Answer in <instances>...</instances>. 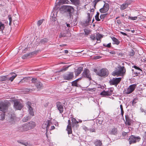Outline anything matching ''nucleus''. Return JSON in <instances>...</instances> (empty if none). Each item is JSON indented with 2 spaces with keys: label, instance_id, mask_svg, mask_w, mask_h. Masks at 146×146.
<instances>
[{
  "label": "nucleus",
  "instance_id": "1",
  "mask_svg": "<svg viewBox=\"0 0 146 146\" xmlns=\"http://www.w3.org/2000/svg\"><path fill=\"white\" fill-rule=\"evenodd\" d=\"M36 125V123L34 121H31L28 123H26L24 124L23 125L21 126V130L23 131H26L29 129H31L34 127Z\"/></svg>",
  "mask_w": 146,
  "mask_h": 146
},
{
  "label": "nucleus",
  "instance_id": "2",
  "mask_svg": "<svg viewBox=\"0 0 146 146\" xmlns=\"http://www.w3.org/2000/svg\"><path fill=\"white\" fill-rule=\"evenodd\" d=\"M118 69H117L112 73V75L113 76L119 75L123 76L126 72L125 69L123 66L118 67Z\"/></svg>",
  "mask_w": 146,
  "mask_h": 146
},
{
  "label": "nucleus",
  "instance_id": "3",
  "mask_svg": "<svg viewBox=\"0 0 146 146\" xmlns=\"http://www.w3.org/2000/svg\"><path fill=\"white\" fill-rule=\"evenodd\" d=\"M94 70L97 75L100 76H106L109 74L108 71L106 69L103 68L98 71L97 69H94Z\"/></svg>",
  "mask_w": 146,
  "mask_h": 146
},
{
  "label": "nucleus",
  "instance_id": "4",
  "mask_svg": "<svg viewBox=\"0 0 146 146\" xmlns=\"http://www.w3.org/2000/svg\"><path fill=\"white\" fill-rule=\"evenodd\" d=\"M16 117L14 114H9V116L6 117L7 123H9L10 125L14 124L15 122Z\"/></svg>",
  "mask_w": 146,
  "mask_h": 146
},
{
  "label": "nucleus",
  "instance_id": "5",
  "mask_svg": "<svg viewBox=\"0 0 146 146\" xmlns=\"http://www.w3.org/2000/svg\"><path fill=\"white\" fill-rule=\"evenodd\" d=\"M140 139L141 138L139 136H135V135H132L129 137V144H131L139 142Z\"/></svg>",
  "mask_w": 146,
  "mask_h": 146
},
{
  "label": "nucleus",
  "instance_id": "6",
  "mask_svg": "<svg viewBox=\"0 0 146 146\" xmlns=\"http://www.w3.org/2000/svg\"><path fill=\"white\" fill-rule=\"evenodd\" d=\"M82 77L88 78L90 80H92L90 73L89 70L87 69H85L82 73Z\"/></svg>",
  "mask_w": 146,
  "mask_h": 146
},
{
  "label": "nucleus",
  "instance_id": "7",
  "mask_svg": "<svg viewBox=\"0 0 146 146\" xmlns=\"http://www.w3.org/2000/svg\"><path fill=\"white\" fill-rule=\"evenodd\" d=\"M121 80V78H113L109 81L111 85H115L116 86L120 82Z\"/></svg>",
  "mask_w": 146,
  "mask_h": 146
},
{
  "label": "nucleus",
  "instance_id": "8",
  "mask_svg": "<svg viewBox=\"0 0 146 146\" xmlns=\"http://www.w3.org/2000/svg\"><path fill=\"white\" fill-rule=\"evenodd\" d=\"M8 103L7 102H0V110L3 112H5L7 109Z\"/></svg>",
  "mask_w": 146,
  "mask_h": 146
},
{
  "label": "nucleus",
  "instance_id": "9",
  "mask_svg": "<svg viewBox=\"0 0 146 146\" xmlns=\"http://www.w3.org/2000/svg\"><path fill=\"white\" fill-rule=\"evenodd\" d=\"M26 104L27 107L28 109L29 114L32 116H33L34 115V111L32 107L33 106L31 102H28L26 103Z\"/></svg>",
  "mask_w": 146,
  "mask_h": 146
},
{
  "label": "nucleus",
  "instance_id": "10",
  "mask_svg": "<svg viewBox=\"0 0 146 146\" xmlns=\"http://www.w3.org/2000/svg\"><path fill=\"white\" fill-rule=\"evenodd\" d=\"M137 86L136 84H133L130 85L125 91L126 94H129L132 93L135 90Z\"/></svg>",
  "mask_w": 146,
  "mask_h": 146
},
{
  "label": "nucleus",
  "instance_id": "11",
  "mask_svg": "<svg viewBox=\"0 0 146 146\" xmlns=\"http://www.w3.org/2000/svg\"><path fill=\"white\" fill-rule=\"evenodd\" d=\"M63 77L64 80H70L74 77L73 72H69L63 75Z\"/></svg>",
  "mask_w": 146,
  "mask_h": 146
},
{
  "label": "nucleus",
  "instance_id": "12",
  "mask_svg": "<svg viewBox=\"0 0 146 146\" xmlns=\"http://www.w3.org/2000/svg\"><path fill=\"white\" fill-rule=\"evenodd\" d=\"M62 8L64 9V11L65 12H67L69 14V15L70 17L71 12L74 10V9L72 6H63Z\"/></svg>",
  "mask_w": 146,
  "mask_h": 146
},
{
  "label": "nucleus",
  "instance_id": "13",
  "mask_svg": "<svg viewBox=\"0 0 146 146\" xmlns=\"http://www.w3.org/2000/svg\"><path fill=\"white\" fill-rule=\"evenodd\" d=\"M109 8V4L106 3H104L102 8L100 9V11L101 13H105L107 12Z\"/></svg>",
  "mask_w": 146,
  "mask_h": 146
},
{
  "label": "nucleus",
  "instance_id": "14",
  "mask_svg": "<svg viewBox=\"0 0 146 146\" xmlns=\"http://www.w3.org/2000/svg\"><path fill=\"white\" fill-rule=\"evenodd\" d=\"M71 120L72 121V126L73 129H77L79 127L78 125V122L76 121V119L73 117H72Z\"/></svg>",
  "mask_w": 146,
  "mask_h": 146
},
{
  "label": "nucleus",
  "instance_id": "15",
  "mask_svg": "<svg viewBox=\"0 0 146 146\" xmlns=\"http://www.w3.org/2000/svg\"><path fill=\"white\" fill-rule=\"evenodd\" d=\"M56 107L61 113L63 112L64 108L62 103L60 102H57L56 103Z\"/></svg>",
  "mask_w": 146,
  "mask_h": 146
},
{
  "label": "nucleus",
  "instance_id": "16",
  "mask_svg": "<svg viewBox=\"0 0 146 146\" xmlns=\"http://www.w3.org/2000/svg\"><path fill=\"white\" fill-rule=\"evenodd\" d=\"M14 106L16 109L20 110L23 108V105L21 103L15 101L14 102Z\"/></svg>",
  "mask_w": 146,
  "mask_h": 146
},
{
  "label": "nucleus",
  "instance_id": "17",
  "mask_svg": "<svg viewBox=\"0 0 146 146\" xmlns=\"http://www.w3.org/2000/svg\"><path fill=\"white\" fill-rule=\"evenodd\" d=\"M36 51H34L30 53L26 54L23 55L22 58L23 59H25L30 58L31 55H33L34 54H36Z\"/></svg>",
  "mask_w": 146,
  "mask_h": 146
},
{
  "label": "nucleus",
  "instance_id": "18",
  "mask_svg": "<svg viewBox=\"0 0 146 146\" xmlns=\"http://www.w3.org/2000/svg\"><path fill=\"white\" fill-rule=\"evenodd\" d=\"M108 133L111 135H116L117 133V130L116 128L112 127L110 129Z\"/></svg>",
  "mask_w": 146,
  "mask_h": 146
},
{
  "label": "nucleus",
  "instance_id": "19",
  "mask_svg": "<svg viewBox=\"0 0 146 146\" xmlns=\"http://www.w3.org/2000/svg\"><path fill=\"white\" fill-rule=\"evenodd\" d=\"M68 125L67 126L66 130L68 131V134L72 133V125L71 124V121L70 120L68 121Z\"/></svg>",
  "mask_w": 146,
  "mask_h": 146
},
{
  "label": "nucleus",
  "instance_id": "20",
  "mask_svg": "<svg viewBox=\"0 0 146 146\" xmlns=\"http://www.w3.org/2000/svg\"><path fill=\"white\" fill-rule=\"evenodd\" d=\"M125 123L126 124L130 125L131 124V120L129 118L128 115H125Z\"/></svg>",
  "mask_w": 146,
  "mask_h": 146
},
{
  "label": "nucleus",
  "instance_id": "21",
  "mask_svg": "<svg viewBox=\"0 0 146 146\" xmlns=\"http://www.w3.org/2000/svg\"><path fill=\"white\" fill-rule=\"evenodd\" d=\"M83 69V68L82 67H80L75 71V73L76 76H78L80 74Z\"/></svg>",
  "mask_w": 146,
  "mask_h": 146
},
{
  "label": "nucleus",
  "instance_id": "22",
  "mask_svg": "<svg viewBox=\"0 0 146 146\" xmlns=\"http://www.w3.org/2000/svg\"><path fill=\"white\" fill-rule=\"evenodd\" d=\"M35 85L37 88L39 90L41 89L42 88V84L39 81H38Z\"/></svg>",
  "mask_w": 146,
  "mask_h": 146
},
{
  "label": "nucleus",
  "instance_id": "23",
  "mask_svg": "<svg viewBox=\"0 0 146 146\" xmlns=\"http://www.w3.org/2000/svg\"><path fill=\"white\" fill-rule=\"evenodd\" d=\"M111 38L113 41V44L118 45L119 44L120 41H119L116 38L113 36L112 37H111Z\"/></svg>",
  "mask_w": 146,
  "mask_h": 146
},
{
  "label": "nucleus",
  "instance_id": "24",
  "mask_svg": "<svg viewBox=\"0 0 146 146\" xmlns=\"http://www.w3.org/2000/svg\"><path fill=\"white\" fill-rule=\"evenodd\" d=\"M128 6V5L125 2V3L122 4L120 6V9L123 10L125 9Z\"/></svg>",
  "mask_w": 146,
  "mask_h": 146
},
{
  "label": "nucleus",
  "instance_id": "25",
  "mask_svg": "<svg viewBox=\"0 0 146 146\" xmlns=\"http://www.w3.org/2000/svg\"><path fill=\"white\" fill-rule=\"evenodd\" d=\"M46 123L47 124V125L46 123L43 124L42 125V127L43 128L44 127H46V130H47V129L49 128V126H50V121H48V123H47V122H46Z\"/></svg>",
  "mask_w": 146,
  "mask_h": 146
},
{
  "label": "nucleus",
  "instance_id": "26",
  "mask_svg": "<svg viewBox=\"0 0 146 146\" xmlns=\"http://www.w3.org/2000/svg\"><path fill=\"white\" fill-rule=\"evenodd\" d=\"M102 38V36L100 34H98L96 35V39L97 41H99V42H98V43H100L101 40H100V39L101 38Z\"/></svg>",
  "mask_w": 146,
  "mask_h": 146
},
{
  "label": "nucleus",
  "instance_id": "27",
  "mask_svg": "<svg viewBox=\"0 0 146 146\" xmlns=\"http://www.w3.org/2000/svg\"><path fill=\"white\" fill-rule=\"evenodd\" d=\"M142 73V72H141L140 71L137 70V71L134 72V73H133L134 74L133 76L134 77L135 76H139L141 75V74Z\"/></svg>",
  "mask_w": 146,
  "mask_h": 146
},
{
  "label": "nucleus",
  "instance_id": "28",
  "mask_svg": "<svg viewBox=\"0 0 146 146\" xmlns=\"http://www.w3.org/2000/svg\"><path fill=\"white\" fill-rule=\"evenodd\" d=\"M80 79V78L78 79L73 81L72 83V85L73 86H78V84L77 83V82L78 80L79 79Z\"/></svg>",
  "mask_w": 146,
  "mask_h": 146
},
{
  "label": "nucleus",
  "instance_id": "29",
  "mask_svg": "<svg viewBox=\"0 0 146 146\" xmlns=\"http://www.w3.org/2000/svg\"><path fill=\"white\" fill-rule=\"evenodd\" d=\"M100 95L103 96H109L107 91H103L100 94Z\"/></svg>",
  "mask_w": 146,
  "mask_h": 146
},
{
  "label": "nucleus",
  "instance_id": "30",
  "mask_svg": "<svg viewBox=\"0 0 146 146\" xmlns=\"http://www.w3.org/2000/svg\"><path fill=\"white\" fill-rule=\"evenodd\" d=\"M96 146H102V143L100 140H97L95 143Z\"/></svg>",
  "mask_w": 146,
  "mask_h": 146
},
{
  "label": "nucleus",
  "instance_id": "31",
  "mask_svg": "<svg viewBox=\"0 0 146 146\" xmlns=\"http://www.w3.org/2000/svg\"><path fill=\"white\" fill-rule=\"evenodd\" d=\"M31 118V117H29V116H27L26 117H24L23 119V122H26L28 120L30 119Z\"/></svg>",
  "mask_w": 146,
  "mask_h": 146
},
{
  "label": "nucleus",
  "instance_id": "32",
  "mask_svg": "<svg viewBox=\"0 0 146 146\" xmlns=\"http://www.w3.org/2000/svg\"><path fill=\"white\" fill-rule=\"evenodd\" d=\"M48 41V39L46 38H44L41 40L40 42L42 44H44L45 42H47Z\"/></svg>",
  "mask_w": 146,
  "mask_h": 146
},
{
  "label": "nucleus",
  "instance_id": "33",
  "mask_svg": "<svg viewBox=\"0 0 146 146\" xmlns=\"http://www.w3.org/2000/svg\"><path fill=\"white\" fill-rule=\"evenodd\" d=\"M14 75H13L11 77L9 78V80L11 81V82L13 81L15 78L17 76V75L15 74L14 73Z\"/></svg>",
  "mask_w": 146,
  "mask_h": 146
},
{
  "label": "nucleus",
  "instance_id": "34",
  "mask_svg": "<svg viewBox=\"0 0 146 146\" xmlns=\"http://www.w3.org/2000/svg\"><path fill=\"white\" fill-rule=\"evenodd\" d=\"M5 112H3L0 115V120H3L5 119Z\"/></svg>",
  "mask_w": 146,
  "mask_h": 146
},
{
  "label": "nucleus",
  "instance_id": "35",
  "mask_svg": "<svg viewBox=\"0 0 146 146\" xmlns=\"http://www.w3.org/2000/svg\"><path fill=\"white\" fill-rule=\"evenodd\" d=\"M138 99L137 98H135L132 101V106H134L135 104L138 102Z\"/></svg>",
  "mask_w": 146,
  "mask_h": 146
},
{
  "label": "nucleus",
  "instance_id": "36",
  "mask_svg": "<svg viewBox=\"0 0 146 146\" xmlns=\"http://www.w3.org/2000/svg\"><path fill=\"white\" fill-rule=\"evenodd\" d=\"M132 68H134L135 69L137 70H138L139 71H140V72H142V70L141 68H139V67H138L134 65V66H132Z\"/></svg>",
  "mask_w": 146,
  "mask_h": 146
},
{
  "label": "nucleus",
  "instance_id": "37",
  "mask_svg": "<svg viewBox=\"0 0 146 146\" xmlns=\"http://www.w3.org/2000/svg\"><path fill=\"white\" fill-rule=\"evenodd\" d=\"M70 66H63L62 68L61 69L60 71H65Z\"/></svg>",
  "mask_w": 146,
  "mask_h": 146
},
{
  "label": "nucleus",
  "instance_id": "38",
  "mask_svg": "<svg viewBox=\"0 0 146 146\" xmlns=\"http://www.w3.org/2000/svg\"><path fill=\"white\" fill-rule=\"evenodd\" d=\"M114 90L113 88H111L107 91L108 94L109 96L111 95L112 94V92Z\"/></svg>",
  "mask_w": 146,
  "mask_h": 146
},
{
  "label": "nucleus",
  "instance_id": "39",
  "mask_svg": "<svg viewBox=\"0 0 146 146\" xmlns=\"http://www.w3.org/2000/svg\"><path fill=\"white\" fill-rule=\"evenodd\" d=\"M72 2L75 4L78 5L79 4L80 0H70Z\"/></svg>",
  "mask_w": 146,
  "mask_h": 146
},
{
  "label": "nucleus",
  "instance_id": "40",
  "mask_svg": "<svg viewBox=\"0 0 146 146\" xmlns=\"http://www.w3.org/2000/svg\"><path fill=\"white\" fill-rule=\"evenodd\" d=\"M31 81L32 82L35 84V85L37 82L38 81L37 79L36 78H33L32 79Z\"/></svg>",
  "mask_w": 146,
  "mask_h": 146
},
{
  "label": "nucleus",
  "instance_id": "41",
  "mask_svg": "<svg viewBox=\"0 0 146 146\" xmlns=\"http://www.w3.org/2000/svg\"><path fill=\"white\" fill-rule=\"evenodd\" d=\"M4 28V25L2 23L0 22V31L3 30Z\"/></svg>",
  "mask_w": 146,
  "mask_h": 146
},
{
  "label": "nucleus",
  "instance_id": "42",
  "mask_svg": "<svg viewBox=\"0 0 146 146\" xmlns=\"http://www.w3.org/2000/svg\"><path fill=\"white\" fill-rule=\"evenodd\" d=\"M8 19L9 20V25L10 26L11 24L12 21V17L11 15H9Z\"/></svg>",
  "mask_w": 146,
  "mask_h": 146
},
{
  "label": "nucleus",
  "instance_id": "43",
  "mask_svg": "<svg viewBox=\"0 0 146 146\" xmlns=\"http://www.w3.org/2000/svg\"><path fill=\"white\" fill-rule=\"evenodd\" d=\"M137 18V17H132L129 16L128 17V19H130L132 20H136Z\"/></svg>",
  "mask_w": 146,
  "mask_h": 146
},
{
  "label": "nucleus",
  "instance_id": "44",
  "mask_svg": "<svg viewBox=\"0 0 146 146\" xmlns=\"http://www.w3.org/2000/svg\"><path fill=\"white\" fill-rule=\"evenodd\" d=\"M134 0H126L125 2L129 5Z\"/></svg>",
  "mask_w": 146,
  "mask_h": 146
},
{
  "label": "nucleus",
  "instance_id": "45",
  "mask_svg": "<svg viewBox=\"0 0 146 146\" xmlns=\"http://www.w3.org/2000/svg\"><path fill=\"white\" fill-rule=\"evenodd\" d=\"M88 20L86 21V23L88 24L89 23L90 21H91V19L90 17V14L89 13H88Z\"/></svg>",
  "mask_w": 146,
  "mask_h": 146
},
{
  "label": "nucleus",
  "instance_id": "46",
  "mask_svg": "<svg viewBox=\"0 0 146 146\" xmlns=\"http://www.w3.org/2000/svg\"><path fill=\"white\" fill-rule=\"evenodd\" d=\"M107 15V13L101 15L100 16V18L101 19H104Z\"/></svg>",
  "mask_w": 146,
  "mask_h": 146
},
{
  "label": "nucleus",
  "instance_id": "47",
  "mask_svg": "<svg viewBox=\"0 0 146 146\" xmlns=\"http://www.w3.org/2000/svg\"><path fill=\"white\" fill-rule=\"evenodd\" d=\"M120 108L121 110V115L122 116H123V115L124 111H123V106L122 105H120Z\"/></svg>",
  "mask_w": 146,
  "mask_h": 146
},
{
  "label": "nucleus",
  "instance_id": "48",
  "mask_svg": "<svg viewBox=\"0 0 146 146\" xmlns=\"http://www.w3.org/2000/svg\"><path fill=\"white\" fill-rule=\"evenodd\" d=\"M43 20H40L38 21L37 24L38 26H40L42 23Z\"/></svg>",
  "mask_w": 146,
  "mask_h": 146
},
{
  "label": "nucleus",
  "instance_id": "49",
  "mask_svg": "<svg viewBox=\"0 0 146 146\" xmlns=\"http://www.w3.org/2000/svg\"><path fill=\"white\" fill-rule=\"evenodd\" d=\"M66 36V34L64 33H61L60 34L59 36V37L60 38H61L62 37H64Z\"/></svg>",
  "mask_w": 146,
  "mask_h": 146
},
{
  "label": "nucleus",
  "instance_id": "50",
  "mask_svg": "<svg viewBox=\"0 0 146 146\" xmlns=\"http://www.w3.org/2000/svg\"><path fill=\"white\" fill-rule=\"evenodd\" d=\"M103 45L104 46L107 47L108 48H110L111 47V43H110L107 44H104Z\"/></svg>",
  "mask_w": 146,
  "mask_h": 146
},
{
  "label": "nucleus",
  "instance_id": "51",
  "mask_svg": "<svg viewBox=\"0 0 146 146\" xmlns=\"http://www.w3.org/2000/svg\"><path fill=\"white\" fill-rule=\"evenodd\" d=\"M101 0H94V7L95 8V6L96 5L97 3L99 2V1H101Z\"/></svg>",
  "mask_w": 146,
  "mask_h": 146
},
{
  "label": "nucleus",
  "instance_id": "52",
  "mask_svg": "<svg viewBox=\"0 0 146 146\" xmlns=\"http://www.w3.org/2000/svg\"><path fill=\"white\" fill-rule=\"evenodd\" d=\"M84 31L85 32V35H87L89 34V31L87 30L86 29H84Z\"/></svg>",
  "mask_w": 146,
  "mask_h": 146
},
{
  "label": "nucleus",
  "instance_id": "53",
  "mask_svg": "<svg viewBox=\"0 0 146 146\" xmlns=\"http://www.w3.org/2000/svg\"><path fill=\"white\" fill-rule=\"evenodd\" d=\"M91 39L93 40H94L96 39V36L94 35H92L90 37Z\"/></svg>",
  "mask_w": 146,
  "mask_h": 146
},
{
  "label": "nucleus",
  "instance_id": "54",
  "mask_svg": "<svg viewBox=\"0 0 146 146\" xmlns=\"http://www.w3.org/2000/svg\"><path fill=\"white\" fill-rule=\"evenodd\" d=\"M1 80L2 81L6 80L7 79V77L5 76H3L1 77Z\"/></svg>",
  "mask_w": 146,
  "mask_h": 146
},
{
  "label": "nucleus",
  "instance_id": "55",
  "mask_svg": "<svg viewBox=\"0 0 146 146\" xmlns=\"http://www.w3.org/2000/svg\"><path fill=\"white\" fill-rule=\"evenodd\" d=\"M54 13H53V12L52 13V14H53V15L52 16V18L51 19L52 20H53L52 19H53V20L54 21H55L56 20V18L55 17H54Z\"/></svg>",
  "mask_w": 146,
  "mask_h": 146
},
{
  "label": "nucleus",
  "instance_id": "56",
  "mask_svg": "<svg viewBox=\"0 0 146 146\" xmlns=\"http://www.w3.org/2000/svg\"><path fill=\"white\" fill-rule=\"evenodd\" d=\"M95 19L97 21H99L100 20V19L99 18V16H97L95 15Z\"/></svg>",
  "mask_w": 146,
  "mask_h": 146
},
{
  "label": "nucleus",
  "instance_id": "57",
  "mask_svg": "<svg viewBox=\"0 0 146 146\" xmlns=\"http://www.w3.org/2000/svg\"><path fill=\"white\" fill-rule=\"evenodd\" d=\"M140 110L142 112H144L145 114H146V110H144L143 108H141Z\"/></svg>",
  "mask_w": 146,
  "mask_h": 146
},
{
  "label": "nucleus",
  "instance_id": "58",
  "mask_svg": "<svg viewBox=\"0 0 146 146\" xmlns=\"http://www.w3.org/2000/svg\"><path fill=\"white\" fill-rule=\"evenodd\" d=\"M117 23L118 24H120L121 23V21L119 20H117Z\"/></svg>",
  "mask_w": 146,
  "mask_h": 146
},
{
  "label": "nucleus",
  "instance_id": "59",
  "mask_svg": "<svg viewBox=\"0 0 146 146\" xmlns=\"http://www.w3.org/2000/svg\"><path fill=\"white\" fill-rule=\"evenodd\" d=\"M20 143H21V144L24 145H25L26 146H27V143L24 142H20Z\"/></svg>",
  "mask_w": 146,
  "mask_h": 146
},
{
  "label": "nucleus",
  "instance_id": "60",
  "mask_svg": "<svg viewBox=\"0 0 146 146\" xmlns=\"http://www.w3.org/2000/svg\"><path fill=\"white\" fill-rule=\"evenodd\" d=\"M120 33H121L123 35H125V36L127 35V34L125 33H124V32H120Z\"/></svg>",
  "mask_w": 146,
  "mask_h": 146
},
{
  "label": "nucleus",
  "instance_id": "61",
  "mask_svg": "<svg viewBox=\"0 0 146 146\" xmlns=\"http://www.w3.org/2000/svg\"><path fill=\"white\" fill-rule=\"evenodd\" d=\"M90 131L91 132H95V130L94 129H91L90 130Z\"/></svg>",
  "mask_w": 146,
  "mask_h": 146
},
{
  "label": "nucleus",
  "instance_id": "62",
  "mask_svg": "<svg viewBox=\"0 0 146 146\" xmlns=\"http://www.w3.org/2000/svg\"><path fill=\"white\" fill-rule=\"evenodd\" d=\"M134 51L132 52L130 54V55L131 56H133L134 54Z\"/></svg>",
  "mask_w": 146,
  "mask_h": 146
},
{
  "label": "nucleus",
  "instance_id": "63",
  "mask_svg": "<svg viewBox=\"0 0 146 146\" xmlns=\"http://www.w3.org/2000/svg\"><path fill=\"white\" fill-rule=\"evenodd\" d=\"M51 130L54 129L55 128V127H54V126L52 125V126H51Z\"/></svg>",
  "mask_w": 146,
  "mask_h": 146
},
{
  "label": "nucleus",
  "instance_id": "64",
  "mask_svg": "<svg viewBox=\"0 0 146 146\" xmlns=\"http://www.w3.org/2000/svg\"><path fill=\"white\" fill-rule=\"evenodd\" d=\"M66 26L68 27H70V25L69 24L67 23H66Z\"/></svg>",
  "mask_w": 146,
  "mask_h": 146
}]
</instances>
